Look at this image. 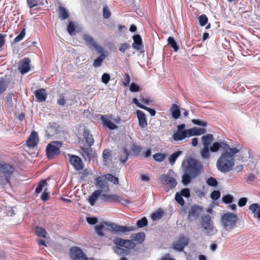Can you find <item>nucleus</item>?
I'll return each instance as SVG.
<instances>
[{"mask_svg":"<svg viewBox=\"0 0 260 260\" xmlns=\"http://www.w3.org/2000/svg\"><path fill=\"white\" fill-rule=\"evenodd\" d=\"M189 242V238L184 235L179 237L177 242L173 244V247L176 250L182 251L184 247L187 245Z\"/></svg>","mask_w":260,"mask_h":260,"instance_id":"11","label":"nucleus"},{"mask_svg":"<svg viewBox=\"0 0 260 260\" xmlns=\"http://www.w3.org/2000/svg\"><path fill=\"white\" fill-rule=\"evenodd\" d=\"M203 147H209L211 144L213 142L214 138L212 134H208L202 137Z\"/></svg>","mask_w":260,"mask_h":260,"instance_id":"29","label":"nucleus"},{"mask_svg":"<svg viewBox=\"0 0 260 260\" xmlns=\"http://www.w3.org/2000/svg\"><path fill=\"white\" fill-rule=\"evenodd\" d=\"M164 212L162 209H159L156 211L152 213L151 215V219L153 220L160 219L164 215Z\"/></svg>","mask_w":260,"mask_h":260,"instance_id":"36","label":"nucleus"},{"mask_svg":"<svg viewBox=\"0 0 260 260\" xmlns=\"http://www.w3.org/2000/svg\"><path fill=\"white\" fill-rule=\"evenodd\" d=\"M30 60L28 58H24L19 63V70L22 74H24L30 70L29 63Z\"/></svg>","mask_w":260,"mask_h":260,"instance_id":"18","label":"nucleus"},{"mask_svg":"<svg viewBox=\"0 0 260 260\" xmlns=\"http://www.w3.org/2000/svg\"><path fill=\"white\" fill-rule=\"evenodd\" d=\"M35 232L38 236L42 237L44 238L46 237L47 234V232L44 228L39 226H37L36 228Z\"/></svg>","mask_w":260,"mask_h":260,"instance_id":"41","label":"nucleus"},{"mask_svg":"<svg viewBox=\"0 0 260 260\" xmlns=\"http://www.w3.org/2000/svg\"><path fill=\"white\" fill-rule=\"evenodd\" d=\"M111 150L109 149H105L103 150L102 157L103 158L104 162H106L108 160L112 158Z\"/></svg>","mask_w":260,"mask_h":260,"instance_id":"42","label":"nucleus"},{"mask_svg":"<svg viewBox=\"0 0 260 260\" xmlns=\"http://www.w3.org/2000/svg\"><path fill=\"white\" fill-rule=\"evenodd\" d=\"M182 153L181 151H177L174 152L169 157V161L171 165H173L177 158Z\"/></svg>","mask_w":260,"mask_h":260,"instance_id":"38","label":"nucleus"},{"mask_svg":"<svg viewBox=\"0 0 260 260\" xmlns=\"http://www.w3.org/2000/svg\"><path fill=\"white\" fill-rule=\"evenodd\" d=\"M145 237V234L142 232L133 234L131 236V238L132 240L136 241L139 243H141L144 241Z\"/></svg>","mask_w":260,"mask_h":260,"instance_id":"32","label":"nucleus"},{"mask_svg":"<svg viewBox=\"0 0 260 260\" xmlns=\"http://www.w3.org/2000/svg\"><path fill=\"white\" fill-rule=\"evenodd\" d=\"M7 88V84L6 81L2 79L0 80V94H2L6 91Z\"/></svg>","mask_w":260,"mask_h":260,"instance_id":"55","label":"nucleus"},{"mask_svg":"<svg viewBox=\"0 0 260 260\" xmlns=\"http://www.w3.org/2000/svg\"><path fill=\"white\" fill-rule=\"evenodd\" d=\"M59 132V126L55 122H50L48 125L45 136L47 138L50 139L52 137H55Z\"/></svg>","mask_w":260,"mask_h":260,"instance_id":"10","label":"nucleus"},{"mask_svg":"<svg viewBox=\"0 0 260 260\" xmlns=\"http://www.w3.org/2000/svg\"><path fill=\"white\" fill-rule=\"evenodd\" d=\"M62 146V142L60 141H53L48 144L46 148V154L49 158H52L54 155L60 153L59 149Z\"/></svg>","mask_w":260,"mask_h":260,"instance_id":"5","label":"nucleus"},{"mask_svg":"<svg viewBox=\"0 0 260 260\" xmlns=\"http://www.w3.org/2000/svg\"><path fill=\"white\" fill-rule=\"evenodd\" d=\"M124 78L122 80V83L124 86H127L131 81V78L128 74L125 73L123 76Z\"/></svg>","mask_w":260,"mask_h":260,"instance_id":"51","label":"nucleus"},{"mask_svg":"<svg viewBox=\"0 0 260 260\" xmlns=\"http://www.w3.org/2000/svg\"><path fill=\"white\" fill-rule=\"evenodd\" d=\"M101 190H95L92 194L89 197L88 202L91 206L95 205L96 201L99 197L101 196Z\"/></svg>","mask_w":260,"mask_h":260,"instance_id":"27","label":"nucleus"},{"mask_svg":"<svg viewBox=\"0 0 260 260\" xmlns=\"http://www.w3.org/2000/svg\"><path fill=\"white\" fill-rule=\"evenodd\" d=\"M249 209L253 213L254 217L260 219V206L258 204H251Z\"/></svg>","mask_w":260,"mask_h":260,"instance_id":"31","label":"nucleus"},{"mask_svg":"<svg viewBox=\"0 0 260 260\" xmlns=\"http://www.w3.org/2000/svg\"><path fill=\"white\" fill-rule=\"evenodd\" d=\"M168 43L174 49L175 51H178L179 47L173 37H169L168 39Z\"/></svg>","mask_w":260,"mask_h":260,"instance_id":"45","label":"nucleus"},{"mask_svg":"<svg viewBox=\"0 0 260 260\" xmlns=\"http://www.w3.org/2000/svg\"><path fill=\"white\" fill-rule=\"evenodd\" d=\"M183 174L182 183L184 185L189 184L191 180L197 178L201 173L203 166L199 161L193 158H189L186 162H182Z\"/></svg>","mask_w":260,"mask_h":260,"instance_id":"1","label":"nucleus"},{"mask_svg":"<svg viewBox=\"0 0 260 260\" xmlns=\"http://www.w3.org/2000/svg\"><path fill=\"white\" fill-rule=\"evenodd\" d=\"M104 228V226L103 224L96 225L94 227L95 230L98 235L101 237L104 235L103 231Z\"/></svg>","mask_w":260,"mask_h":260,"instance_id":"53","label":"nucleus"},{"mask_svg":"<svg viewBox=\"0 0 260 260\" xmlns=\"http://www.w3.org/2000/svg\"><path fill=\"white\" fill-rule=\"evenodd\" d=\"M133 103L136 104L139 108L147 111L151 116H154L156 114V111L154 109L147 107L142 104H141L137 98H134L133 99Z\"/></svg>","mask_w":260,"mask_h":260,"instance_id":"26","label":"nucleus"},{"mask_svg":"<svg viewBox=\"0 0 260 260\" xmlns=\"http://www.w3.org/2000/svg\"><path fill=\"white\" fill-rule=\"evenodd\" d=\"M47 185V183L46 180H42L41 181H40L38 183V185L37 187L36 188V192L37 193H40L43 189V187Z\"/></svg>","mask_w":260,"mask_h":260,"instance_id":"47","label":"nucleus"},{"mask_svg":"<svg viewBox=\"0 0 260 260\" xmlns=\"http://www.w3.org/2000/svg\"><path fill=\"white\" fill-rule=\"evenodd\" d=\"M147 219L145 217H142L141 219L137 221V226L139 228H143L147 225Z\"/></svg>","mask_w":260,"mask_h":260,"instance_id":"48","label":"nucleus"},{"mask_svg":"<svg viewBox=\"0 0 260 260\" xmlns=\"http://www.w3.org/2000/svg\"><path fill=\"white\" fill-rule=\"evenodd\" d=\"M113 249L116 254L121 256H124V255L127 254L128 250L130 248H126L123 247L114 246Z\"/></svg>","mask_w":260,"mask_h":260,"instance_id":"34","label":"nucleus"},{"mask_svg":"<svg viewBox=\"0 0 260 260\" xmlns=\"http://www.w3.org/2000/svg\"><path fill=\"white\" fill-rule=\"evenodd\" d=\"M25 35V28L22 29L20 34L14 39V42L17 43L22 40L24 37Z\"/></svg>","mask_w":260,"mask_h":260,"instance_id":"52","label":"nucleus"},{"mask_svg":"<svg viewBox=\"0 0 260 260\" xmlns=\"http://www.w3.org/2000/svg\"><path fill=\"white\" fill-rule=\"evenodd\" d=\"M170 110L171 112L172 116L174 119H177L180 117L181 115L180 110L177 105L173 104Z\"/></svg>","mask_w":260,"mask_h":260,"instance_id":"30","label":"nucleus"},{"mask_svg":"<svg viewBox=\"0 0 260 260\" xmlns=\"http://www.w3.org/2000/svg\"><path fill=\"white\" fill-rule=\"evenodd\" d=\"M225 145H228L224 142H214L213 143L212 145L209 147L210 150L212 152H216L219 150L220 148H222L225 146Z\"/></svg>","mask_w":260,"mask_h":260,"instance_id":"33","label":"nucleus"},{"mask_svg":"<svg viewBox=\"0 0 260 260\" xmlns=\"http://www.w3.org/2000/svg\"><path fill=\"white\" fill-rule=\"evenodd\" d=\"M70 255L72 260H87L86 255L78 247H71L70 249Z\"/></svg>","mask_w":260,"mask_h":260,"instance_id":"8","label":"nucleus"},{"mask_svg":"<svg viewBox=\"0 0 260 260\" xmlns=\"http://www.w3.org/2000/svg\"><path fill=\"white\" fill-rule=\"evenodd\" d=\"M203 208L197 205H193L188 212L187 219L189 221H192L197 219L201 214Z\"/></svg>","mask_w":260,"mask_h":260,"instance_id":"9","label":"nucleus"},{"mask_svg":"<svg viewBox=\"0 0 260 260\" xmlns=\"http://www.w3.org/2000/svg\"><path fill=\"white\" fill-rule=\"evenodd\" d=\"M188 131L189 137L192 136H200L206 133L205 128L198 127L188 129Z\"/></svg>","mask_w":260,"mask_h":260,"instance_id":"28","label":"nucleus"},{"mask_svg":"<svg viewBox=\"0 0 260 260\" xmlns=\"http://www.w3.org/2000/svg\"><path fill=\"white\" fill-rule=\"evenodd\" d=\"M70 157V162L74 168L77 171L81 170L83 168V164L81 159L75 155L68 154Z\"/></svg>","mask_w":260,"mask_h":260,"instance_id":"13","label":"nucleus"},{"mask_svg":"<svg viewBox=\"0 0 260 260\" xmlns=\"http://www.w3.org/2000/svg\"><path fill=\"white\" fill-rule=\"evenodd\" d=\"M131 150L134 154L138 155L141 151L142 147L140 146L134 144L132 146Z\"/></svg>","mask_w":260,"mask_h":260,"instance_id":"54","label":"nucleus"},{"mask_svg":"<svg viewBox=\"0 0 260 260\" xmlns=\"http://www.w3.org/2000/svg\"><path fill=\"white\" fill-rule=\"evenodd\" d=\"M67 30L71 35L74 34L75 31V26L73 22L71 21L69 23L67 26Z\"/></svg>","mask_w":260,"mask_h":260,"instance_id":"56","label":"nucleus"},{"mask_svg":"<svg viewBox=\"0 0 260 260\" xmlns=\"http://www.w3.org/2000/svg\"><path fill=\"white\" fill-rule=\"evenodd\" d=\"M182 196H181L180 193L179 192H177L176 193V195H175V200L176 201V202L179 204L181 206H183L184 205V199L182 198Z\"/></svg>","mask_w":260,"mask_h":260,"instance_id":"58","label":"nucleus"},{"mask_svg":"<svg viewBox=\"0 0 260 260\" xmlns=\"http://www.w3.org/2000/svg\"><path fill=\"white\" fill-rule=\"evenodd\" d=\"M136 113L139 121V126L141 128L146 127L147 126V122L145 113L140 110H137Z\"/></svg>","mask_w":260,"mask_h":260,"instance_id":"21","label":"nucleus"},{"mask_svg":"<svg viewBox=\"0 0 260 260\" xmlns=\"http://www.w3.org/2000/svg\"><path fill=\"white\" fill-rule=\"evenodd\" d=\"M160 180L162 184L168 186L167 188H166L167 191L173 189L177 185V182L175 179L171 177L169 173L161 175Z\"/></svg>","mask_w":260,"mask_h":260,"instance_id":"7","label":"nucleus"},{"mask_svg":"<svg viewBox=\"0 0 260 260\" xmlns=\"http://www.w3.org/2000/svg\"><path fill=\"white\" fill-rule=\"evenodd\" d=\"M101 199L105 202H117L121 200L120 197L117 194L103 193L101 196Z\"/></svg>","mask_w":260,"mask_h":260,"instance_id":"16","label":"nucleus"},{"mask_svg":"<svg viewBox=\"0 0 260 260\" xmlns=\"http://www.w3.org/2000/svg\"><path fill=\"white\" fill-rule=\"evenodd\" d=\"M35 94L38 102L40 103L45 101L47 96L46 90L43 88L36 90L35 92Z\"/></svg>","mask_w":260,"mask_h":260,"instance_id":"24","label":"nucleus"},{"mask_svg":"<svg viewBox=\"0 0 260 260\" xmlns=\"http://www.w3.org/2000/svg\"><path fill=\"white\" fill-rule=\"evenodd\" d=\"M180 194L185 198H189L190 196L189 189L188 188L182 189L180 191Z\"/></svg>","mask_w":260,"mask_h":260,"instance_id":"60","label":"nucleus"},{"mask_svg":"<svg viewBox=\"0 0 260 260\" xmlns=\"http://www.w3.org/2000/svg\"><path fill=\"white\" fill-rule=\"evenodd\" d=\"M192 122L194 124L200 125V126H206L207 125V123L205 121H202V120H201L199 119H192Z\"/></svg>","mask_w":260,"mask_h":260,"instance_id":"63","label":"nucleus"},{"mask_svg":"<svg viewBox=\"0 0 260 260\" xmlns=\"http://www.w3.org/2000/svg\"><path fill=\"white\" fill-rule=\"evenodd\" d=\"M83 39L86 42L88 45L91 46V47H93L96 43L92 37L88 34L84 35Z\"/></svg>","mask_w":260,"mask_h":260,"instance_id":"46","label":"nucleus"},{"mask_svg":"<svg viewBox=\"0 0 260 260\" xmlns=\"http://www.w3.org/2000/svg\"><path fill=\"white\" fill-rule=\"evenodd\" d=\"M129 155V151L126 148L124 147L122 149V152L119 155V160L123 164H125L126 162Z\"/></svg>","mask_w":260,"mask_h":260,"instance_id":"35","label":"nucleus"},{"mask_svg":"<svg viewBox=\"0 0 260 260\" xmlns=\"http://www.w3.org/2000/svg\"><path fill=\"white\" fill-rule=\"evenodd\" d=\"M206 183L209 186L212 187H215L218 184V182L216 178L212 177H210L208 178L206 180Z\"/></svg>","mask_w":260,"mask_h":260,"instance_id":"50","label":"nucleus"},{"mask_svg":"<svg viewBox=\"0 0 260 260\" xmlns=\"http://www.w3.org/2000/svg\"><path fill=\"white\" fill-rule=\"evenodd\" d=\"M38 142L39 137L38 133L35 131H32L26 141L27 146L29 148H34L37 145Z\"/></svg>","mask_w":260,"mask_h":260,"instance_id":"15","label":"nucleus"},{"mask_svg":"<svg viewBox=\"0 0 260 260\" xmlns=\"http://www.w3.org/2000/svg\"><path fill=\"white\" fill-rule=\"evenodd\" d=\"M110 79V76L108 73H104L102 76V81L107 84Z\"/></svg>","mask_w":260,"mask_h":260,"instance_id":"64","label":"nucleus"},{"mask_svg":"<svg viewBox=\"0 0 260 260\" xmlns=\"http://www.w3.org/2000/svg\"><path fill=\"white\" fill-rule=\"evenodd\" d=\"M111 16V12L107 6L103 8V17L105 19H109Z\"/></svg>","mask_w":260,"mask_h":260,"instance_id":"62","label":"nucleus"},{"mask_svg":"<svg viewBox=\"0 0 260 260\" xmlns=\"http://www.w3.org/2000/svg\"><path fill=\"white\" fill-rule=\"evenodd\" d=\"M210 151L209 147H203L200 151L201 156L202 158L204 159L209 158L210 157Z\"/></svg>","mask_w":260,"mask_h":260,"instance_id":"39","label":"nucleus"},{"mask_svg":"<svg viewBox=\"0 0 260 260\" xmlns=\"http://www.w3.org/2000/svg\"><path fill=\"white\" fill-rule=\"evenodd\" d=\"M238 218L236 214L228 212L223 214L220 218V222L223 229L226 231H231L237 226Z\"/></svg>","mask_w":260,"mask_h":260,"instance_id":"4","label":"nucleus"},{"mask_svg":"<svg viewBox=\"0 0 260 260\" xmlns=\"http://www.w3.org/2000/svg\"><path fill=\"white\" fill-rule=\"evenodd\" d=\"M83 136L87 146L89 147H91V146L94 144V142L92 135L90 133L88 129H84Z\"/></svg>","mask_w":260,"mask_h":260,"instance_id":"22","label":"nucleus"},{"mask_svg":"<svg viewBox=\"0 0 260 260\" xmlns=\"http://www.w3.org/2000/svg\"><path fill=\"white\" fill-rule=\"evenodd\" d=\"M94 183L97 187L100 188L102 191H107L109 189V186L107 182L105 180L103 179L102 177L99 176L96 177L94 179Z\"/></svg>","mask_w":260,"mask_h":260,"instance_id":"17","label":"nucleus"},{"mask_svg":"<svg viewBox=\"0 0 260 260\" xmlns=\"http://www.w3.org/2000/svg\"><path fill=\"white\" fill-rule=\"evenodd\" d=\"M220 196V192L219 190H214L213 191L210 195L211 198L213 200H218Z\"/></svg>","mask_w":260,"mask_h":260,"instance_id":"61","label":"nucleus"},{"mask_svg":"<svg viewBox=\"0 0 260 260\" xmlns=\"http://www.w3.org/2000/svg\"><path fill=\"white\" fill-rule=\"evenodd\" d=\"M105 223L108 225L112 231L115 233H125L134 230V229L131 226L119 225L114 223H111L109 224L107 223Z\"/></svg>","mask_w":260,"mask_h":260,"instance_id":"12","label":"nucleus"},{"mask_svg":"<svg viewBox=\"0 0 260 260\" xmlns=\"http://www.w3.org/2000/svg\"><path fill=\"white\" fill-rule=\"evenodd\" d=\"M199 23L201 26H205L208 22V19L207 16L205 14L200 15L199 18Z\"/></svg>","mask_w":260,"mask_h":260,"instance_id":"49","label":"nucleus"},{"mask_svg":"<svg viewBox=\"0 0 260 260\" xmlns=\"http://www.w3.org/2000/svg\"><path fill=\"white\" fill-rule=\"evenodd\" d=\"M101 120L103 125L107 127L110 129L114 130L118 128V126L110 120L106 115H102Z\"/></svg>","mask_w":260,"mask_h":260,"instance_id":"23","label":"nucleus"},{"mask_svg":"<svg viewBox=\"0 0 260 260\" xmlns=\"http://www.w3.org/2000/svg\"><path fill=\"white\" fill-rule=\"evenodd\" d=\"M80 152L85 160H90L93 157V153L90 147H81Z\"/></svg>","mask_w":260,"mask_h":260,"instance_id":"20","label":"nucleus"},{"mask_svg":"<svg viewBox=\"0 0 260 260\" xmlns=\"http://www.w3.org/2000/svg\"><path fill=\"white\" fill-rule=\"evenodd\" d=\"M167 155L165 153H156L153 155V159L157 162H162L164 160Z\"/></svg>","mask_w":260,"mask_h":260,"instance_id":"44","label":"nucleus"},{"mask_svg":"<svg viewBox=\"0 0 260 260\" xmlns=\"http://www.w3.org/2000/svg\"><path fill=\"white\" fill-rule=\"evenodd\" d=\"M105 58L106 56L105 54H101L94 60L93 62V66L95 68H99L101 67Z\"/></svg>","mask_w":260,"mask_h":260,"instance_id":"37","label":"nucleus"},{"mask_svg":"<svg viewBox=\"0 0 260 260\" xmlns=\"http://www.w3.org/2000/svg\"><path fill=\"white\" fill-rule=\"evenodd\" d=\"M172 137L175 141H181L187 137H189L188 129L184 131H177L173 134Z\"/></svg>","mask_w":260,"mask_h":260,"instance_id":"19","label":"nucleus"},{"mask_svg":"<svg viewBox=\"0 0 260 260\" xmlns=\"http://www.w3.org/2000/svg\"><path fill=\"white\" fill-rule=\"evenodd\" d=\"M201 224L204 230L206 232L207 235H212L214 234L213 223L209 214L204 215L202 216Z\"/></svg>","mask_w":260,"mask_h":260,"instance_id":"6","label":"nucleus"},{"mask_svg":"<svg viewBox=\"0 0 260 260\" xmlns=\"http://www.w3.org/2000/svg\"><path fill=\"white\" fill-rule=\"evenodd\" d=\"M16 169L10 164L0 161V178L4 180L5 184H11V180L15 175Z\"/></svg>","mask_w":260,"mask_h":260,"instance_id":"3","label":"nucleus"},{"mask_svg":"<svg viewBox=\"0 0 260 260\" xmlns=\"http://www.w3.org/2000/svg\"><path fill=\"white\" fill-rule=\"evenodd\" d=\"M113 243L115 246L123 247L126 248H133L135 244L129 240H124L120 238H115L113 240Z\"/></svg>","mask_w":260,"mask_h":260,"instance_id":"14","label":"nucleus"},{"mask_svg":"<svg viewBox=\"0 0 260 260\" xmlns=\"http://www.w3.org/2000/svg\"><path fill=\"white\" fill-rule=\"evenodd\" d=\"M59 17L62 19L64 20L68 18L69 17V13L66 10V9L63 7H59Z\"/></svg>","mask_w":260,"mask_h":260,"instance_id":"43","label":"nucleus"},{"mask_svg":"<svg viewBox=\"0 0 260 260\" xmlns=\"http://www.w3.org/2000/svg\"><path fill=\"white\" fill-rule=\"evenodd\" d=\"M105 178L113 183L114 184L117 185L119 183V179L118 177H115L111 174H107L104 176Z\"/></svg>","mask_w":260,"mask_h":260,"instance_id":"40","label":"nucleus"},{"mask_svg":"<svg viewBox=\"0 0 260 260\" xmlns=\"http://www.w3.org/2000/svg\"><path fill=\"white\" fill-rule=\"evenodd\" d=\"M233 200L234 198L231 194H226L222 197V201L225 204H230Z\"/></svg>","mask_w":260,"mask_h":260,"instance_id":"57","label":"nucleus"},{"mask_svg":"<svg viewBox=\"0 0 260 260\" xmlns=\"http://www.w3.org/2000/svg\"><path fill=\"white\" fill-rule=\"evenodd\" d=\"M223 149L225 151L218 159L216 167L219 171L225 173L232 169L235 164L234 156L239 152V149L237 148H230L229 145H225Z\"/></svg>","mask_w":260,"mask_h":260,"instance_id":"2","label":"nucleus"},{"mask_svg":"<svg viewBox=\"0 0 260 260\" xmlns=\"http://www.w3.org/2000/svg\"><path fill=\"white\" fill-rule=\"evenodd\" d=\"M134 42L132 47L134 49L139 50L143 47L142 39L139 35H135L133 36Z\"/></svg>","mask_w":260,"mask_h":260,"instance_id":"25","label":"nucleus"},{"mask_svg":"<svg viewBox=\"0 0 260 260\" xmlns=\"http://www.w3.org/2000/svg\"><path fill=\"white\" fill-rule=\"evenodd\" d=\"M129 90L132 92H138L140 90V87L138 84L133 82L130 84Z\"/></svg>","mask_w":260,"mask_h":260,"instance_id":"59","label":"nucleus"}]
</instances>
